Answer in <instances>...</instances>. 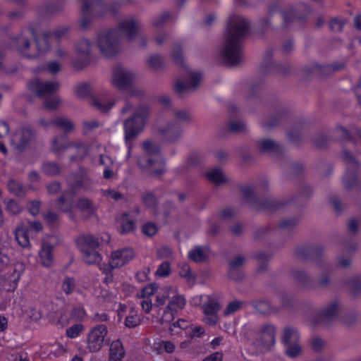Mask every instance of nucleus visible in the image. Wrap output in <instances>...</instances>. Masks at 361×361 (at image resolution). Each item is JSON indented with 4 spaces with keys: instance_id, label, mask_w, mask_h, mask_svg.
Returning <instances> with one entry per match:
<instances>
[{
    "instance_id": "3c124183",
    "label": "nucleus",
    "mask_w": 361,
    "mask_h": 361,
    "mask_svg": "<svg viewBox=\"0 0 361 361\" xmlns=\"http://www.w3.org/2000/svg\"><path fill=\"white\" fill-rule=\"evenodd\" d=\"M171 271V265L169 262L161 263L155 271V276L157 277H166Z\"/></svg>"
},
{
    "instance_id": "79ce46f5",
    "label": "nucleus",
    "mask_w": 361,
    "mask_h": 361,
    "mask_svg": "<svg viewBox=\"0 0 361 361\" xmlns=\"http://www.w3.org/2000/svg\"><path fill=\"white\" fill-rule=\"evenodd\" d=\"M76 207L82 212L87 211L93 213L94 211L92 201L85 197L79 198L77 200Z\"/></svg>"
},
{
    "instance_id": "49530a36",
    "label": "nucleus",
    "mask_w": 361,
    "mask_h": 361,
    "mask_svg": "<svg viewBox=\"0 0 361 361\" xmlns=\"http://www.w3.org/2000/svg\"><path fill=\"white\" fill-rule=\"evenodd\" d=\"M207 177L215 183H220L225 180V177L219 169H212L207 173Z\"/></svg>"
},
{
    "instance_id": "6ab92c4d",
    "label": "nucleus",
    "mask_w": 361,
    "mask_h": 361,
    "mask_svg": "<svg viewBox=\"0 0 361 361\" xmlns=\"http://www.w3.org/2000/svg\"><path fill=\"white\" fill-rule=\"evenodd\" d=\"M99 147L97 145H89L81 142H73L71 148L75 150V156H73L71 158H84L85 157L96 158L97 155L95 152Z\"/></svg>"
},
{
    "instance_id": "0eeeda50",
    "label": "nucleus",
    "mask_w": 361,
    "mask_h": 361,
    "mask_svg": "<svg viewBox=\"0 0 361 361\" xmlns=\"http://www.w3.org/2000/svg\"><path fill=\"white\" fill-rule=\"evenodd\" d=\"M36 133L30 126H20L13 135L11 143L19 152H24L35 139Z\"/></svg>"
},
{
    "instance_id": "a18cd8bd",
    "label": "nucleus",
    "mask_w": 361,
    "mask_h": 361,
    "mask_svg": "<svg viewBox=\"0 0 361 361\" xmlns=\"http://www.w3.org/2000/svg\"><path fill=\"white\" fill-rule=\"evenodd\" d=\"M83 329L84 326L82 324H75L66 329V335L70 338H75L80 336Z\"/></svg>"
},
{
    "instance_id": "20e7f679",
    "label": "nucleus",
    "mask_w": 361,
    "mask_h": 361,
    "mask_svg": "<svg viewBox=\"0 0 361 361\" xmlns=\"http://www.w3.org/2000/svg\"><path fill=\"white\" fill-rule=\"evenodd\" d=\"M149 109L147 106L137 107L133 116L124 122L125 140L127 144L134 140L141 133L148 118Z\"/></svg>"
},
{
    "instance_id": "423d86ee",
    "label": "nucleus",
    "mask_w": 361,
    "mask_h": 361,
    "mask_svg": "<svg viewBox=\"0 0 361 361\" xmlns=\"http://www.w3.org/2000/svg\"><path fill=\"white\" fill-rule=\"evenodd\" d=\"M135 78L134 72L114 65V86L126 92L130 96L141 97L144 95V91L134 85Z\"/></svg>"
},
{
    "instance_id": "4d7b16f0",
    "label": "nucleus",
    "mask_w": 361,
    "mask_h": 361,
    "mask_svg": "<svg viewBox=\"0 0 361 361\" xmlns=\"http://www.w3.org/2000/svg\"><path fill=\"white\" fill-rule=\"evenodd\" d=\"M7 186L9 191L14 195H20L23 192V186L14 180H10Z\"/></svg>"
},
{
    "instance_id": "338daca9",
    "label": "nucleus",
    "mask_w": 361,
    "mask_h": 361,
    "mask_svg": "<svg viewBox=\"0 0 361 361\" xmlns=\"http://www.w3.org/2000/svg\"><path fill=\"white\" fill-rule=\"evenodd\" d=\"M288 138L293 142H298L301 140V133L299 130L293 128L287 133Z\"/></svg>"
},
{
    "instance_id": "9b49d317",
    "label": "nucleus",
    "mask_w": 361,
    "mask_h": 361,
    "mask_svg": "<svg viewBox=\"0 0 361 361\" xmlns=\"http://www.w3.org/2000/svg\"><path fill=\"white\" fill-rule=\"evenodd\" d=\"M345 67L344 63L334 62L331 64L321 65L317 63H313L310 66L304 68V71L307 75H316L317 76H328L334 72L341 70Z\"/></svg>"
},
{
    "instance_id": "39448f33",
    "label": "nucleus",
    "mask_w": 361,
    "mask_h": 361,
    "mask_svg": "<svg viewBox=\"0 0 361 361\" xmlns=\"http://www.w3.org/2000/svg\"><path fill=\"white\" fill-rule=\"evenodd\" d=\"M30 33L35 41V49L33 51H28V49L31 48L30 42L29 39L23 35L17 38L16 44L17 49L20 54H23L27 59H34L37 57L40 54L47 51L50 49V47L47 33H43L40 36H36L33 30H30Z\"/></svg>"
},
{
    "instance_id": "774afa93",
    "label": "nucleus",
    "mask_w": 361,
    "mask_h": 361,
    "mask_svg": "<svg viewBox=\"0 0 361 361\" xmlns=\"http://www.w3.org/2000/svg\"><path fill=\"white\" fill-rule=\"evenodd\" d=\"M157 231V228L155 224L152 223L145 224L142 227V232L148 236L154 235Z\"/></svg>"
},
{
    "instance_id": "052dcab7",
    "label": "nucleus",
    "mask_w": 361,
    "mask_h": 361,
    "mask_svg": "<svg viewBox=\"0 0 361 361\" xmlns=\"http://www.w3.org/2000/svg\"><path fill=\"white\" fill-rule=\"evenodd\" d=\"M61 103V99L58 97H54L51 98H48L44 101V106L45 108L54 110L56 109L59 105Z\"/></svg>"
},
{
    "instance_id": "e2e57ef3",
    "label": "nucleus",
    "mask_w": 361,
    "mask_h": 361,
    "mask_svg": "<svg viewBox=\"0 0 361 361\" xmlns=\"http://www.w3.org/2000/svg\"><path fill=\"white\" fill-rule=\"evenodd\" d=\"M274 328L272 326H268L263 332V339L268 341L270 344H273L274 343Z\"/></svg>"
},
{
    "instance_id": "c756f323",
    "label": "nucleus",
    "mask_w": 361,
    "mask_h": 361,
    "mask_svg": "<svg viewBox=\"0 0 361 361\" xmlns=\"http://www.w3.org/2000/svg\"><path fill=\"white\" fill-rule=\"evenodd\" d=\"M335 132L337 136L342 140H346L352 142L353 143H356L357 138L361 142V130H357L355 133V135H353L347 129L338 126L335 129Z\"/></svg>"
},
{
    "instance_id": "c85d7f7f",
    "label": "nucleus",
    "mask_w": 361,
    "mask_h": 361,
    "mask_svg": "<svg viewBox=\"0 0 361 361\" xmlns=\"http://www.w3.org/2000/svg\"><path fill=\"white\" fill-rule=\"evenodd\" d=\"M54 126L63 130V134L68 135L73 131L75 125L71 118L64 116L57 117L54 119Z\"/></svg>"
},
{
    "instance_id": "cd10ccee",
    "label": "nucleus",
    "mask_w": 361,
    "mask_h": 361,
    "mask_svg": "<svg viewBox=\"0 0 361 361\" xmlns=\"http://www.w3.org/2000/svg\"><path fill=\"white\" fill-rule=\"evenodd\" d=\"M134 257V253L132 250L126 249L116 251L114 254V267H122Z\"/></svg>"
},
{
    "instance_id": "58836bf2",
    "label": "nucleus",
    "mask_w": 361,
    "mask_h": 361,
    "mask_svg": "<svg viewBox=\"0 0 361 361\" xmlns=\"http://www.w3.org/2000/svg\"><path fill=\"white\" fill-rule=\"evenodd\" d=\"M299 338L298 333L296 330L293 329H286L284 331L283 336V342L286 345L296 343Z\"/></svg>"
},
{
    "instance_id": "aec40b11",
    "label": "nucleus",
    "mask_w": 361,
    "mask_h": 361,
    "mask_svg": "<svg viewBox=\"0 0 361 361\" xmlns=\"http://www.w3.org/2000/svg\"><path fill=\"white\" fill-rule=\"evenodd\" d=\"M118 28L126 35L130 41H132L136 37L138 32L137 23L132 18H127L121 22L118 25Z\"/></svg>"
},
{
    "instance_id": "393cba45",
    "label": "nucleus",
    "mask_w": 361,
    "mask_h": 361,
    "mask_svg": "<svg viewBox=\"0 0 361 361\" xmlns=\"http://www.w3.org/2000/svg\"><path fill=\"white\" fill-rule=\"evenodd\" d=\"M288 114V111L282 109L276 111L270 118L265 120L262 126L265 129H271L278 126L282 120L286 118Z\"/></svg>"
},
{
    "instance_id": "9d476101",
    "label": "nucleus",
    "mask_w": 361,
    "mask_h": 361,
    "mask_svg": "<svg viewBox=\"0 0 361 361\" xmlns=\"http://www.w3.org/2000/svg\"><path fill=\"white\" fill-rule=\"evenodd\" d=\"M59 87L60 85L56 81L42 82L37 78L27 83L28 90L38 97H44L54 94L59 90Z\"/></svg>"
},
{
    "instance_id": "0e129e2a",
    "label": "nucleus",
    "mask_w": 361,
    "mask_h": 361,
    "mask_svg": "<svg viewBox=\"0 0 361 361\" xmlns=\"http://www.w3.org/2000/svg\"><path fill=\"white\" fill-rule=\"evenodd\" d=\"M228 128L232 133H239L245 130V125L241 121H232L229 123Z\"/></svg>"
},
{
    "instance_id": "864d4df0",
    "label": "nucleus",
    "mask_w": 361,
    "mask_h": 361,
    "mask_svg": "<svg viewBox=\"0 0 361 361\" xmlns=\"http://www.w3.org/2000/svg\"><path fill=\"white\" fill-rule=\"evenodd\" d=\"M172 15L169 12L164 11L159 16L153 20L152 24L154 27L158 28L169 21Z\"/></svg>"
},
{
    "instance_id": "7ed1b4c3",
    "label": "nucleus",
    "mask_w": 361,
    "mask_h": 361,
    "mask_svg": "<svg viewBox=\"0 0 361 361\" xmlns=\"http://www.w3.org/2000/svg\"><path fill=\"white\" fill-rule=\"evenodd\" d=\"M68 190H64L58 197L56 204L57 209L65 213H68L71 219L73 218V209L74 207L75 197L80 189L87 190L90 186V179L87 171L80 167L76 173H73L67 180Z\"/></svg>"
},
{
    "instance_id": "72a5a7b5",
    "label": "nucleus",
    "mask_w": 361,
    "mask_h": 361,
    "mask_svg": "<svg viewBox=\"0 0 361 361\" xmlns=\"http://www.w3.org/2000/svg\"><path fill=\"white\" fill-rule=\"evenodd\" d=\"M90 4L87 0H83L82 6L81 8L82 18L80 21V27L82 29H87L91 22V17L90 16Z\"/></svg>"
},
{
    "instance_id": "bb28decb",
    "label": "nucleus",
    "mask_w": 361,
    "mask_h": 361,
    "mask_svg": "<svg viewBox=\"0 0 361 361\" xmlns=\"http://www.w3.org/2000/svg\"><path fill=\"white\" fill-rule=\"evenodd\" d=\"M89 3L90 4V9H92L100 17H102L107 12L113 11L111 4L107 3L105 0H92Z\"/></svg>"
},
{
    "instance_id": "1a4fd4ad",
    "label": "nucleus",
    "mask_w": 361,
    "mask_h": 361,
    "mask_svg": "<svg viewBox=\"0 0 361 361\" xmlns=\"http://www.w3.org/2000/svg\"><path fill=\"white\" fill-rule=\"evenodd\" d=\"M299 6L304 10L302 13H298V12L292 7L288 8L281 13L283 18V24L285 27H288L294 23H297L300 25L305 24L308 16L311 13V9L308 4L305 3L300 4Z\"/></svg>"
},
{
    "instance_id": "ddd939ff",
    "label": "nucleus",
    "mask_w": 361,
    "mask_h": 361,
    "mask_svg": "<svg viewBox=\"0 0 361 361\" xmlns=\"http://www.w3.org/2000/svg\"><path fill=\"white\" fill-rule=\"evenodd\" d=\"M97 44L100 53L104 57L111 58L113 56V29L100 32Z\"/></svg>"
},
{
    "instance_id": "f257e3e1",
    "label": "nucleus",
    "mask_w": 361,
    "mask_h": 361,
    "mask_svg": "<svg viewBox=\"0 0 361 361\" xmlns=\"http://www.w3.org/2000/svg\"><path fill=\"white\" fill-rule=\"evenodd\" d=\"M136 297L142 310L147 314L151 313L154 307L158 308L165 305L159 319L161 324L173 320L186 305L184 295L179 293L177 287L171 285L159 286L150 283L138 291Z\"/></svg>"
},
{
    "instance_id": "37998d69",
    "label": "nucleus",
    "mask_w": 361,
    "mask_h": 361,
    "mask_svg": "<svg viewBox=\"0 0 361 361\" xmlns=\"http://www.w3.org/2000/svg\"><path fill=\"white\" fill-rule=\"evenodd\" d=\"M147 64L152 69H160L164 66V59L159 54H152L148 58Z\"/></svg>"
},
{
    "instance_id": "7c9ffc66",
    "label": "nucleus",
    "mask_w": 361,
    "mask_h": 361,
    "mask_svg": "<svg viewBox=\"0 0 361 361\" xmlns=\"http://www.w3.org/2000/svg\"><path fill=\"white\" fill-rule=\"evenodd\" d=\"M209 250L201 247H196L188 253L189 258L196 262H204L209 258Z\"/></svg>"
},
{
    "instance_id": "ea45409f",
    "label": "nucleus",
    "mask_w": 361,
    "mask_h": 361,
    "mask_svg": "<svg viewBox=\"0 0 361 361\" xmlns=\"http://www.w3.org/2000/svg\"><path fill=\"white\" fill-rule=\"evenodd\" d=\"M42 171L44 173L48 176H56L60 171L59 166L54 162H47L42 166Z\"/></svg>"
},
{
    "instance_id": "c03bdc74",
    "label": "nucleus",
    "mask_w": 361,
    "mask_h": 361,
    "mask_svg": "<svg viewBox=\"0 0 361 361\" xmlns=\"http://www.w3.org/2000/svg\"><path fill=\"white\" fill-rule=\"evenodd\" d=\"M75 94L80 99H85L90 95L91 89L88 83H81L75 87Z\"/></svg>"
},
{
    "instance_id": "603ef678",
    "label": "nucleus",
    "mask_w": 361,
    "mask_h": 361,
    "mask_svg": "<svg viewBox=\"0 0 361 361\" xmlns=\"http://www.w3.org/2000/svg\"><path fill=\"white\" fill-rule=\"evenodd\" d=\"M82 124L84 135H87L90 132L100 126V123L97 120L84 121Z\"/></svg>"
},
{
    "instance_id": "f704fd0d",
    "label": "nucleus",
    "mask_w": 361,
    "mask_h": 361,
    "mask_svg": "<svg viewBox=\"0 0 361 361\" xmlns=\"http://www.w3.org/2000/svg\"><path fill=\"white\" fill-rule=\"evenodd\" d=\"M81 252L83 255V259L87 264H97L102 260V257L97 249L87 250L85 248Z\"/></svg>"
},
{
    "instance_id": "8fccbe9b",
    "label": "nucleus",
    "mask_w": 361,
    "mask_h": 361,
    "mask_svg": "<svg viewBox=\"0 0 361 361\" xmlns=\"http://www.w3.org/2000/svg\"><path fill=\"white\" fill-rule=\"evenodd\" d=\"M189 325V322L183 319H179L171 325L170 331L171 334H179L182 330L187 329Z\"/></svg>"
},
{
    "instance_id": "2f4dec72",
    "label": "nucleus",
    "mask_w": 361,
    "mask_h": 361,
    "mask_svg": "<svg viewBox=\"0 0 361 361\" xmlns=\"http://www.w3.org/2000/svg\"><path fill=\"white\" fill-rule=\"evenodd\" d=\"M15 238L21 247H27L30 245L28 228L24 226H18L15 231Z\"/></svg>"
},
{
    "instance_id": "a211bd4d",
    "label": "nucleus",
    "mask_w": 361,
    "mask_h": 361,
    "mask_svg": "<svg viewBox=\"0 0 361 361\" xmlns=\"http://www.w3.org/2000/svg\"><path fill=\"white\" fill-rule=\"evenodd\" d=\"M73 142L68 141V135L60 134L54 137L51 140V151L56 155L60 156L64 152L71 149Z\"/></svg>"
},
{
    "instance_id": "e433bc0d",
    "label": "nucleus",
    "mask_w": 361,
    "mask_h": 361,
    "mask_svg": "<svg viewBox=\"0 0 361 361\" xmlns=\"http://www.w3.org/2000/svg\"><path fill=\"white\" fill-rule=\"evenodd\" d=\"M173 61L180 68H185L184 57L182 51V45L180 43L176 44L173 47L172 54Z\"/></svg>"
},
{
    "instance_id": "c9c22d12",
    "label": "nucleus",
    "mask_w": 361,
    "mask_h": 361,
    "mask_svg": "<svg viewBox=\"0 0 361 361\" xmlns=\"http://www.w3.org/2000/svg\"><path fill=\"white\" fill-rule=\"evenodd\" d=\"M61 290L66 295H70L76 290L75 279L73 277L65 276L61 283Z\"/></svg>"
},
{
    "instance_id": "6e6d98bb",
    "label": "nucleus",
    "mask_w": 361,
    "mask_h": 361,
    "mask_svg": "<svg viewBox=\"0 0 361 361\" xmlns=\"http://www.w3.org/2000/svg\"><path fill=\"white\" fill-rule=\"evenodd\" d=\"M345 25V20L338 18H334L329 22V27L332 31H341Z\"/></svg>"
},
{
    "instance_id": "de8ad7c7",
    "label": "nucleus",
    "mask_w": 361,
    "mask_h": 361,
    "mask_svg": "<svg viewBox=\"0 0 361 361\" xmlns=\"http://www.w3.org/2000/svg\"><path fill=\"white\" fill-rule=\"evenodd\" d=\"M5 204L6 211L12 214H18L21 211V207L16 200H6Z\"/></svg>"
},
{
    "instance_id": "4468645a",
    "label": "nucleus",
    "mask_w": 361,
    "mask_h": 361,
    "mask_svg": "<svg viewBox=\"0 0 361 361\" xmlns=\"http://www.w3.org/2000/svg\"><path fill=\"white\" fill-rule=\"evenodd\" d=\"M126 320H125V326L128 328H135L140 324L141 319L138 314L137 311L133 306L127 307L124 305H120L119 307L117 310V314L118 318L121 319L126 314Z\"/></svg>"
},
{
    "instance_id": "2eb2a0df",
    "label": "nucleus",
    "mask_w": 361,
    "mask_h": 361,
    "mask_svg": "<svg viewBox=\"0 0 361 361\" xmlns=\"http://www.w3.org/2000/svg\"><path fill=\"white\" fill-rule=\"evenodd\" d=\"M220 309V304L215 300L209 298L208 301L203 305L202 310L204 314V322L209 326H214L218 322L217 312Z\"/></svg>"
},
{
    "instance_id": "473e14b6",
    "label": "nucleus",
    "mask_w": 361,
    "mask_h": 361,
    "mask_svg": "<svg viewBox=\"0 0 361 361\" xmlns=\"http://www.w3.org/2000/svg\"><path fill=\"white\" fill-rule=\"evenodd\" d=\"M99 269L106 274L104 282L106 284L113 282V252L109 255L108 264L103 263L99 265Z\"/></svg>"
},
{
    "instance_id": "412c9836",
    "label": "nucleus",
    "mask_w": 361,
    "mask_h": 361,
    "mask_svg": "<svg viewBox=\"0 0 361 361\" xmlns=\"http://www.w3.org/2000/svg\"><path fill=\"white\" fill-rule=\"evenodd\" d=\"M161 133L169 142H173L182 133L181 123L178 121L170 123L164 129H161Z\"/></svg>"
},
{
    "instance_id": "13d9d810",
    "label": "nucleus",
    "mask_w": 361,
    "mask_h": 361,
    "mask_svg": "<svg viewBox=\"0 0 361 361\" xmlns=\"http://www.w3.org/2000/svg\"><path fill=\"white\" fill-rule=\"evenodd\" d=\"M286 353L288 356L295 357L301 353V348L296 343L286 345Z\"/></svg>"
},
{
    "instance_id": "69168bd1",
    "label": "nucleus",
    "mask_w": 361,
    "mask_h": 361,
    "mask_svg": "<svg viewBox=\"0 0 361 361\" xmlns=\"http://www.w3.org/2000/svg\"><path fill=\"white\" fill-rule=\"evenodd\" d=\"M121 224H122V232L123 233H128L130 231H133L135 227L133 221L131 220H128L126 215H125L122 217Z\"/></svg>"
},
{
    "instance_id": "5fc2aeb1",
    "label": "nucleus",
    "mask_w": 361,
    "mask_h": 361,
    "mask_svg": "<svg viewBox=\"0 0 361 361\" xmlns=\"http://www.w3.org/2000/svg\"><path fill=\"white\" fill-rule=\"evenodd\" d=\"M64 4L61 1L59 3H51L47 5L46 12L49 14H56L63 11Z\"/></svg>"
},
{
    "instance_id": "bf43d9fd",
    "label": "nucleus",
    "mask_w": 361,
    "mask_h": 361,
    "mask_svg": "<svg viewBox=\"0 0 361 361\" xmlns=\"http://www.w3.org/2000/svg\"><path fill=\"white\" fill-rule=\"evenodd\" d=\"M125 356V350L120 341H114V361L121 360Z\"/></svg>"
},
{
    "instance_id": "a878e982",
    "label": "nucleus",
    "mask_w": 361,
    "mask_h": 361,
    "mask_svg": "<svg viewBox=\"0 0 361 361\" xmlns=\"http://www.w3.org/2000/svg\"><path fill=\"white\" fill-rule=\"evenodd\" d=\"M39 255L42 265L46 267H50L54 260L52 245L43 243Z\"/></svg>"
},
{
    "instance_id": "680f3d73",
    "label": "nucleus",
    "mask_w": 361,
    "mask_h": 361,
    "mask_svg": "<svg viewBox=\"0 0 361 361\" xmlns=\"http://www.w3.org/2000/svg\"><path fill=\"white\" fill-rule=\"evenodd\" d=\"M10 285L9 288L8 289V291H14L18 285L19 280L20 279V273L18 272L16 269L13 270V274L10 276Z\"/></svg>"
},
{
    "instance_id": "dca6fc26",
    "label": "nucleus",
    "mask_w": 361,
    "mask_h": 361,
    "mask_svg": "<svg viewBox=\"0 0 361 361\" xmlns=\"http://www.w3.org/2000/svg\"><path fill=\"white\" fill-rule=\"evenodd\" d=\"M190 82H187L183 80L176 82L174 89L176 93L181 96L182 94L188 92L190 90L197 88L200 84L202 79V73L198 72H192L190 73Z\"/></svg>"
},
{
    "instance_id": "4c0bfd02",
    "label": "nucleus",
    "mask_w": 361,
    "mask_h": 361,
    "mask_svg": "<svg viewBox=\"0 0 361 361\" xmlns=\"http://www.w3.org/2000/svg\"><path fill=\"white\" fill-rule=\"evenodd\" d=\"M142 149L149 155H159L161 152L160 145L151 140L143 142Z\"/></svg>"
},
{
    "instance_id": "f8f14e48",
    "label": "nucleus",
    "mask_w": 361,
    "mask_h": 361,
    "mask_svg": "<svg viewBox=\"0 0 361 361\" xmlns=\"http://www.w3.org/2000/svg\"><path fill=\"white\" fill-rule=\"evenodd\" d=\"M90 105L102 114H108L113 106L111 94L105 90L91 97Z\"/></svg>"
},
{
    "instance_id": "09e8293b",
    "label": "nucleus",
    "mask_w": 361,
    "mask_h": 361,
    "mask_svg": "<svg viewBox=\"0 0 361 361\" xmlns=\"http://www.w3.org/2000/svg\"><path fill=\"white\" fill-rule=\"evenodd\" d=\"M329 139V135L326 133H321L313 138V142L317 148H323L328 145Z\"/></svg>"
},
{
    "instance_id": "b1692460",
    "label": "nucleus",
    "mask_w": 361,
    "mask_h": 361,
    "mask_svg": "<svg viewBox=\"0 0 361 361\" xmlns=\"http://www.w3.org/2000/svg\"><path fill=\"white\" fill-rule=\"evenodd\" d=\"M257 145L259 151L265 153H278L282 149L279 144L268 138L257 140Z\"/></svg>"
},
{
    "instance_id": "4be33fe9",
    "label": "nucleus",
    "mask_w": 361,
    "mask_h": 361,
    "mask_svg": "<svg viewBox=\"0 0 361 361\" xmlns=\"http://www.w3.org/2000/svg\"><path fill=\"white\" fill-rule=\"evenodd\" d=\"M90 47L91 42L86 39L78 40L75 44V49L78 54L85 56V60L82 62L81 67H84L90 62Z\"/></svg>"
},
{
    "instance_id": "6e6552de",
    "label": "nucleus",
    "mask_w": 361,
    "mask_h": 361,
    "mask_svg": "<svg viewBox=\"0 0 361 361\" xmlns=\"http://www.w3.org/2000/svg\"><path fill=\"white\" fill-rule=\"evenodd\" d=\"M108 329L105 324H98L92 327L87 336V348L91 353H96L101 350Z\"/></svg>"
},
{
    "instance_id": "f3484780",
    "label": "nucleus",
    "mask_w": 361,
    "mask_h": 361,
    "mask_svg": "<svg viewBox=\"0 0 361 361\" xmlns=\"http://www.w3.org/2000/svg\"><path fill=\"white\" fill-rule=\"evenodd\" d=\"M274 49H269L265 53L264 60L261 64V70L267 73L271 71H277L283 74L289 73L288 68L281 64L276 63L273 60Z\"/></svg>"
},
{
    "instance_id": "a19ab883",
    "label": "nucleus",
    "mask_w": 361,
    "mask_h": 361,
    "mask_svg": "<svg viewBox=\"0 0 361 361\" xmlns=\"http://www.w3.org/2000/svg\"><path fill=\"white\" fill-rule=\"evenodd\" d=\"M87 317V312L82 306H74L71 312V318L75 322H82Z\"/></svg>"
},
{
    "instance_id": "f03ea898",
    "label": "nucleus",
    "mask_w": 361,
    "mask_h": 361,
    "mask_svg": "<svg viewBox=\"0 0 361 361\" xmlns=\"http://www.w3.org/2000/svg\"><path fill=\"white\" fill-rule=\"evenodd\" d=\"M250 30V22L245 18L233 15L227 23L226 41L221 51L226 65L233 67L238 65L242 56V41Z\"/></svg>"
},
{
    "instance_id": "5701e85b",
    "label": "nucleus",
    "mask_w": 361,
    "mask_h": 361,
    "mask_svg": "<svg viewBox=\"0 0 361 361\" xmlns=\"http://www.w3.org/2000/svg\"><path fill=\"white\" fill-rule=\"evenodd\" d=\"M76 244L80 250L83 249H97L99 243L97 238L92 235H82L76 239Z\"/></svg>"
}]
</instances>
